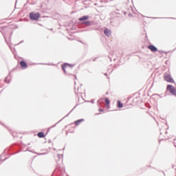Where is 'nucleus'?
I'll return each instance as SVG.
<instances>
[{"instance_id": "nucleus-2", "label": "nucleus", "mask_w": 176, "mask_h": 176, "mask_svg": "<svg viewBox=\"0 0 176 176\" xmlns=\"http://www.w3.org/2000/svg\"><path fill=\"white\" fill-rule=\"evenodd\" d=\"M40 17L41 14L39 12H37L36 14H35V12H31L30 14V19L31 20L37 21L40 19Z\"/></svg>"}, {"instance_id": "nucleus-12", "label": "nucleus", "mask_w": 176, "mask_h": 176, "mask_svg": "<svg viewBox=\"0 0 176 176\" xmlns=\"http://www.w3.org/2000/svg\"><path fill=\"white\" fill-rule=\"evenodd\" d=\"M84 121V119H80V120H76L75 121V124L76 126H78L79 124H80L81 122H82Z\"/></svg>"}, {"instance_id": "nucleus-9", "label": "nucleus", "mask_w": 176, "mask_h": 176, "mask_svg": "<svg viewBox=\"0 0 176 176\" xmlns=\"http://www.w3.org/2000/svg\"><path fill=\"white\" fill-rule=\"evenodd\" d=\"M37 136L39 138H45V133H44V132H38V133H37Z\"/></svg>"}, {"instance_id": "nucleus-8", "label": "nucleus", "mask_w": 176, "mask_h": 176, "mask_svg": "<svg viewBox=\"0 0 176 176\" xmlns=\"http://www.w3.org/2000/svg\"><path fill=\"white\" fill-rule=\"evenodd\" d=\"M104 34L107 36V37H109L111 34V30H109V29H106L104 30Z\"/></svg>"}, {"instance_id": "nucleus-5", "label": "nucleus", "mask_w": 176, "mask_h": 176, "mask_svg": "<svg viewBox=\"0 0 176 176\" xmlns=\"http://www.w3.org/2000/svg\"><path fill=\"white\" fill-rule=\"evenodd\" d=\"M148 49L150 50L153 52H156L158 50L154 45H149L148 46Z\"/></svg>"}, {"instance_id": "nucleus-3", "label": "nucleus", "mask_w": 176, "mask_h": 176, "mask_svg": "<svg viewBox=\"0 0 176 176\" xmlns=\"http://www.w3.org/2000/svg\"><path fill=\"white\" fill-rule=\"evenodd\" d=\"M164 80L168 82V83H175L174 81V79L171 77V75L170 74H165L164 76Z\"/></svg>"}, {"instance_id": "nucleus-1", "label": "nucleus", "mask_w": 176, "mask_h": 176, "mask_svg": "<svg viewBox=\"0 0 176 176\" xmlns=\"http://www.w3.org/2000/svg\"><path fill=\"white\" fill-rule=\"evenodd\" d=\"M166 90L172 95L174 96H176V89L174 86L171 85H168L166 87Z\"/></svg>"}, {"instance_id": "nucleus-7", "label": "nucleus", "mask_w": 176, "mask_h": 176, "mask_svg": "<svg viewBox=\"0 0 176 176\" xmlns=\"http://www.w3.org/2000/svg\"><path fill=\"white\" fill-rule=\"evenodd\" d=\"M123 107V103L120 100H118V102H117V107H118V109H122Z\"/></svg>"}, {"instance_id": "nucleus-13", "label": "nucleus", "mask_w": 176, "mask_h": 176, "mask_svg": "<svg viewBox=\"0 0 176 176\" xmlns=\"http://www.w3.org/2000/svg\"><path fill=\"white\" fill-rule=\"evenodd\" d=\"M99 111H100V112H104V109H99Z\"/></svg>"}, {"instance_id": "nucleus-4", "label": "nucleus", "mask_w": 176, "mask_h": 176, "mask_svg": "<svg viewBox=\"0 0 176 176\" xmlns=\"http://www.w3.org/2000/svg\"><path fill=\"white\" fill-rule=\"evenodd\" d=\"M69 68H70V66L67 63H65L64 65H62V69H63V72H65V74H66V69H68Z\"/></svg>"}, {"instance_id": "nucleus-6", "label": "nucleus", "mask_w": 176, "mask_h": 176, "mask_svg": "<svg viewBox=\"0 0 176 176\" xmlns=\"http://www.w3.org/2000/svg\"><path fill=\"white\" fill-rule=\"evenodd\" d=\"M20 65L22 68H24V69L28 67V64L24 60H22L20 62Z\"/></svg>"}, {"instance_id": "nucleus-11", "label": "nucleus", "mask_w": 176, "mask_h": 176, "mask_svg": "<svg viewBox=\"0 0 176 176\" xmlns=\"http://www.w3.org/2000/svg\"><path fill=\"white\" fill-rule=\"evenodd\" d=\"M105 102H106V107H107V109H109L110 101L108 98H105Z\"/></svg>"}, {"instance_id": "nucleus-14", "label": "nucleus", "mask_w": 176, "mask_h": 176, "mask_svg": "<svg viewBox=\"0 0 176 176\" xmlns=\"http://www.w3.org/2000/svg\"><path fill=\"white\" fill-rule=\"evenodd\" d=\"M86 23H89V22H86Z\"/></svg>"}, {"instance_id": "nucleus-10", "label": "nucleus", "mask_w": 176, "mask_h": 176, "mask_svg": "<svg viewBox=\"0 0 176 176\" xmlns=\"http://www.w3.org/2000/svg\"><path fill=\"white\" fill-rule=\"evenodd\" d=\"M88 19H89V16H87V15H85L84 16H81L80 18H79V21H83L87 20Z\"/></svg>"}]
</instances>
